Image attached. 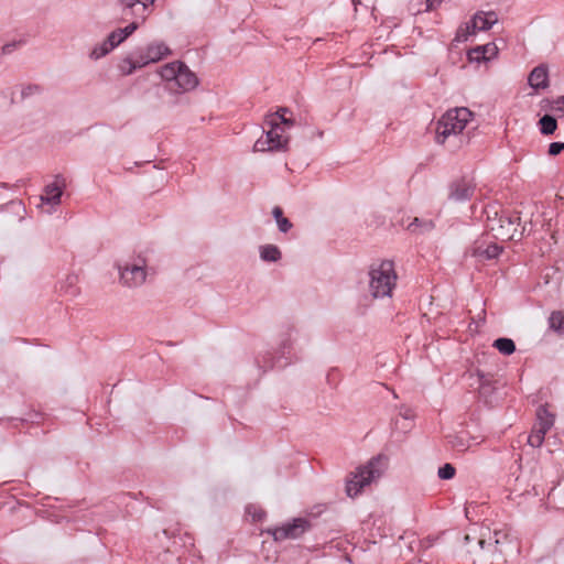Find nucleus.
I'll return each instance as SVG.
<instances>
[{
  "mask_svg": "<svg viewBox=\"0 0 564 564\" xmlns=\"http://www.w3.org/2000/svg\"><path fill=\"white\" fill-rule=\"evenodd\" d=\"M369 293L373 299L391 297L397 285L398 275L390 260H382L369 268Z\"/></svg>",
  "mask_w": 564,
  "mask_h": 564,
  "instance_id": "1",
  "label": "nucleus"
},
{
  "mask_svg": "<svg viewBox=\"0 0 564 564\" xmlns=\"http://www.w3.org/2000/svg\"><path fill=\"white\" fill-rule=\"evenodd\" d=\"M388 467V457L379 454L372 457L366 465L360 466L346 482V492L354 498L360 494L364 487L380 478Z\"/></svg>",
  "mask_w": 564,
  "mask_h": 564,
  "instance_id": "2",
  "label": "nucleus"
},
{
  "mask_svg": "<svg viewBox=\"0 0 564 564\" xmlns=\"http://www.w3.org/2000/svg\"><path fill=\"white\" fill-rule=\"evenodd\" d=\"M473 112L465 107L447 110L437 121L435 141L444 144L451 137L456 138L470 121Z\"/></svg>",
  "mask_w": 564,
  "mask_h": 564,
  "instance_id": "3",
  "label": "nucleus"
},
{
  "mask_svg": "<svg viewBox=\"0 0 564 564\" xmlns=\"http://www.w3.org/2000/svg\"><path fill=\"white\" fill-rule=\"evenodd\" d=\"M485 213L487 215L486 227L494 234L495 238L502 241L514 240L517 236L521 238L522 232L518 234L520 221L518 214L499 213L494 206L486 208Z\"/></svg>",
  "mask_w": 564,
  "mask_h": 564,
  "instance_id": "4",
  "label": "nucleus"
},
{
  "mask_svg": "<svg viewBox=\"0 0 564 564\" xmlns=\"http://www.w3.org/2000/svg\"><path fill=\"white\" fill-rule=\"evenodd\" d=\"M170 54L171 50L165 43H150L144 50L134 51L126 58L124 63L129 64V69L124 70L122 68V73L131 75L135 69L142 68L150 63H156Z\"/></svg>",
  "mask_w": 564,
  "mask_h": 564,
  "instance_id": "5",
  "label": "nucleus"
},
{
  "mask_svg": "<svg viewBox=\"0 0 564 564\" xmlns=\"http://www.w3.org/2000/svg\"><path fill=\"white\" fill-rule=\"evenodd\" d=\"M265 123L270 129L265 133V138L256 141L253 150L265 151H285L288 149L289 137L284 135V128L276 121L275 116H268Z\"/></svg>",
  "mask_w": 564,
  "mask_h": 564,
  "instance_id": "6",
  "label": "nucleus"
},
{
  "mask_svg": "<svg viewBox=\"0 0 564 564\" xmlns=\"http://www.w3.org/2000/svg\"><path fill=\"white\" fill-rule=\"evenodd\" d=\"M312 528L311 522L305 518H295L281 527L268 528L264 532L270 534L274 541L295 540L301 538Z\"/></svg>",
  "mask_w": 564,
  "mask_h": 564,
  "instance_id": "7",
  "label": "nucleus"
},
{
  "mask_svg": "<svg viewBox=\"0 0 564 564\" xmlns=\"http://www.w3.org/2000/svg\"><path fill=\"white\" fill-rule=\"evenodd\" d=\"M120 281L128 288H135L144 283L147 278L145 260L139 259L134 263L118 265Z\"/></svg>",
  "mask_w": 564,
  "mask_h": 564,
  "instance_id": "8",
  "label": "nucleus"
},
{
  "mask_svg": "<svg viewBox=\"0 0 564 564\" xmlns=\"http://www.w3.org/2000/svg\"><path fill=\"white\" fill-rule=\"evenodd\" d=\"M475 189L476 184L471 180L463 177L451 185L449 198L456 202L468 200L474 196Z\"/></svg>",
  "mask_w": 564,
  "mask_h": 564,
  "instance_id": "9",
  "label": "nucleus"
},
{
  "mask_svg": "<svg viewBox=\"0 0 564 564\" xmlns=\"http://www.w3.org/2000/svg\"><path fill=\"white\" fill-rule=\"evenodd\" d=\"M498 18L497 14L492 11L490 12H478L474 15L470 26H466V31H469L471 28V33L475 34L476 31H486L489 30L495 23H497Z\"/></svg>",
  "mask_w": 564,
  "mask_h": 564,
  "instance_id": "10",
  "label": "nucleus"
},
{
  "mask_svg": "<svg viewBox=\"0 0 564 564\" xmlns=\"http://www.w3.org/2000/svg\"><path fill=\"white\" fill-rule=\"evenodd\" d=\"M174 84L180 88L178 91H188L198 85V78L184 63H182V67H180V72L177 73Z\"/></svg>",
  "mask_w": 564,
  "mask_h": 564,
  "instance_id": "11",
  "label": "nucleus"
},
{
  "mask_svg": "<svg viewBox=\"0 0 564 564\" xmlns=\"http://www.w3.org/2000/svg\"><path fill=\"white\" fill-rule=\"evenodd\" d=\"M502 248L495 242L487 243L485 240H479L475 242L473 247V256L486 260L497 258Z\"/></svg>",
  "mask_w": 564,
  "mask_h": 564,
  "instance_id": "12",
  "label": "nucleus"
},
{
  "mask_svg": "<svg viewBox=\"0 0 564 564\" xmlns=\"http://www.w3.org/2000/svg\"><path fill=\"white\" fill-rule=\"evenodd\" d=\"M529 85L533 89H545L549 86V73L545 65L534 67L528 77Z\"/></svg>",
  "mask_w": 564,
  "mask_h": 564,
  "instance_id": "13",
  "label": "nucleus"
},
{
  "mask_svg": "<svg viewBox=\"0 0 564 564\" xmlns=\"http://www.w3.org/2000/svg\"><path fill=\"white\" fill-rule=\"evenodd\" d=\"M62 187L56 183L48 184L44 188V194L41 196L43 203L57 205L61 203Z\"/></svg>",
  "mask_w": 564,
  "mask_h": 564,
  "instance_id": "14",
  "label": "nucleus"
},
{
  "mask_svg": "<svg viewBox=\"0 0 564 564\" xmlns=\"http://www.w3.org/2000/svg\"><path fill=\"white\" fill-rule=\"evenodd\" d=\"M180 67H182V62H172L161 67L159 73L164 80L175 83Z\"/></svg>",
  "mask_w": 564,
  "mask_h": 564,
  "instance_id": "15",
  "label": "nucleus"
},
{
  "mask_svg": "<svg viewBox=\"0 0 564 564\" xmlns=\"http://www.w3.org/2000/svg\"><path fill=\"white\" fill-rule=\"evenodd\" d=\"M434 228V223L430 219H421L415 217L409 225L408 229L414 234L429 232Z\"/></svg>",
  "mask_w": 564,
  "mask_h": 564,
  "instance_id": "16",
  "label": "nucleus"
},
{
  "mask_svg": "<svg viewBox=\"0 0 564 564\" xmlns=\"http://www.w3.org/2000/svg\"><path fill=\"white\" fill-rule=\"evenodd\" d=\"M538 126H539L540 132L543 135H550V134H553L555 132V130L557 129V121L553 116L544 115L543 117L540 118Z\"/></svg>",
  "mask_w": 564,
  "mask_h": 564,
  "instance_id": "17",
  "label": "nucleus"
},
{
  "mask_svg": "<svg viewBox=\"0 0 564 564\" xmlns=\"http://www.w3.org/2000/svg\"><path fill=\"white\" fill-rule=\"evenodd\" d=\"M78 278L77 275L69 274L66 276L65 281L61 283L59 291L65 295H69L72 297L76 296L79 293V289L77 288Z\"/></svg>",
  "mask_w": 564,
  "mask_h": 564,
  "instance_id": "18",
  "label": "nucleus"
},
{
  "mask_svg": "<svg viewBox=\"0 0 564 564\" xmlns=\"http://www.w3.org/2000/svg\"><path fill=\"white\" fill-rule=\"evenodd\" d=\"M260 258L267 262H276L281 259V251L274 245H264L260 247Z\"/></svg>",
  "mask_w": 564,
  "mask_h": 564,
  "instance_id": "19",
  "label": "nucleus"
},
{
  "mask_svg": "<svg viewBox=\"0 0 564 564\" xmlns=\"http://www.w3.org/2000/svg\"><path fill=\"white\" fill-rule=\"evenodd\" d=\"M492 346L502 355L509 356L516 351L514 341L510 338L501 337L494 341Z\"/></svg>",
  "mask_w": 564,
  "mask_h": 564,
  "instance_id": "20",
  "label": "nucleus"
},
{
  "mask_svg": "<svg viewBox=\"0 0 564 564\" xmlns=\"http://www.w3.org/2000/svg\"><path fill=\"white\" fill-rule=\"evenodd\" d=\"M272 215L281 232L285 234L293 227L292 223L286 217L283 216V210L281 207L275 206L272 209Z\"/></svg>",
  "mask_w": 564,
  "mask_h": 564,
  "instance_id": "21",
  "label": "nucleus"
},
{
  "mask_svg": "<svg viewBox=\"0 0 564 564\" xmlns=\"http://www.w3.org/2000/svg\"><path fill=\"white\" fill-rule=\"evenodd\" d=\"M490 44L484 45V46H477L469 51L468 56L471 61H487L490 58V55H485V50H489Z\"/></svg>",
  "mask_w": 564,
  "mask_h": 564,
  "instance_id": "22",
  "label": "nucleus"
},
{
  "mask_svg": "<svg viewBox=\"0 0 564 564\" xmlns=\"http://www.w3.org/2000/svg\"><path fill=\"white\" fill-rule=\"evenodd\" d=\"M118 3L122 7V9L133 10L137 4H141L142 12H145L149 7V0H117Z\"/></svg>",
  "mask_w": 564,
  "mask_h": 564,
  "instance_id": "23",
  "label": "nucleus"
},
{
  "mask_svg": "<svg viewBox=\"0 0 564 564\" xmlns=\"http://www.w3.org/2000/svg\"><path fill=\"white\" fill-rule=\"evenodd\" d=\"M550 324L555 330L564 332V311L552 313Z\"/></svg>",
  "mask_w": 564,
  "mask_h": 564,
  "instance_id": "24",
  "label": "nucleus"
},
{
  "mask_svg": "<svg viewBox=\"0 0 564 564\" xmlns=\"http://www.w3.org/2000/svg\"><path fill=\"white\" fill-rule=\"evenodd\" d=\"M246 512L251 517L253 522H261L265 518V511L254 505H249L246 508Z\"/></svg>",
  "mask_w": 564,
  "mask_h": 564,
  "instance_id": "25",
  "label": "nucleus"
},
{
  "mask_svg": "<svg viewBox=\"0 0 564 564\" xmlns=\"http://www.w3.org/2000/svg\"><path fill=\"white\" fill-rule=\"evenodd\" d=\"M289 108L282 107L280 108L273 116L276 117V121L283 127H293L294 120L286 117V113H289Z\"/></svg>",
  "mask_w": 564,
  "mask_h": 564,
  "instance_id": "26",
  "label": "nucleus"
},
{
  "mask_svg": "<svg viewBox=\"0 0 564 564\" xmlns=\"http://www.w3.org/2000/svg\"><path fill=\"white\" fill-rule=\"evenodd\" d=\"M538 423H544L550 421L551 426L554 424V415L550 413L544 405L539 406L536 411Z\"/></svg>",
  "mask_w": 564,
  "mask_h": 564,
  "instance_id": "27",
  "label": "nucleus"
},
{
  "mask_svg": "<svg viewBox=\"0 0 564 564\" xmlns=\"http://www.w3.org/2000/svg\"><path fill=\"white\" fill-rule=\"evenodd\" d=\"M124 40H126V37H123L121 31L119 29H117L108 35L106 42L110 45V47L115 48L120 43H122Z\"/></svg>",
  "mask_w": 564,
  "mask_h": 564,
  "instance_id": "28",
  "label": "nucleus"
},
{
  "mask_svg": "<svg viewBox=\"0 0 564 564\" xmlns=\"http://www.w3.org/2000/svg\"><path fill=\"white\" fill-rule=\"evenodd\" d=\"M437 475L444 480L452 479L455 476V467L447 463L438 468Z\"/></svg>",
  "mask_w": 564,
  "mask_h": 564,
  "instance_id": "29",
  "label": "nucleus"
},
{
  "mask_svg": "<svg viewBox=\"0 0 564 564\" xmlns=\"http://www.w3.org/2000/svg\"><path fill=\"white\" fill-rule=\"evenodd\" d=\"M111 50H113V48L110 47V45L105 41L100 46L95 47L91 51L90 57L95 58V59H98V58L104 57L105 55H107Z\"/></svg>",
  "mask_w": 564,
  "mask_h": 564,
  "instance_id": "30",
  "label": "nucleus"
},
{
  "mask_svg": "<svg viewBox=\"0 0 564 564\" xmlns=\"http://www.w3.org/2000/svg\"><path fill=\"white\" fill-rule=\"evenodd\" d=\"M551 109L560 117H564V96L557 97L553 100Z\"/></svg>",
  "mask_w": 564,
  "mask_h": 564,
  "instance_id": "31",
  "label": "nucleus"
},
{
  "mask_svg": "<svg viewBox=\"0 0 564 564\" xmlns=\"http://www.w3.org/2000/svg\"><path fill=\"white\" fill-rule=\"evenodd\" d=\"M544 437L536 433L534 430H532L531 434L528 437V443L532 447H540L543 444Z\"/></svg>",
  "mask_w": 564,
  "mask_h": 564,
  "instance_id": "32",
  "label": "nucleus"
},
{
  "mask_svg": "<svg viewBox=\"0 0 564 564\" xmlns=\"http://www.w3.org/2000/svg\"><path fill=\"white\" fill-rule=\"evenodd\" d=\"M140 26V22L133 21L128 24L126 28L119 29L123 35V37L130 36Z\"/></svg>",
  "mask_w": 564,
  "mask_h": 564,
  "instance_id": "33",
  "label": "nucleus"
},
{
  "mask_svg": "<svg viewBox=\"0 0 564 564\" xmlns=\"http://www.w3.org/2000/svg\"><path fill=\"white\" fill-rule=\"evenodd\" d=\"M564 150V143L563 142H552L549 145L547 153L552 156L560 154Z\"/></svg>",
  "mask_w": 564,
  "mask_h": 564,
  "instance_id": "34",
  "label": "nucleus"
},
{
  "mask_svg": "<svg viewBox=\"0 0 564 564\" xmlns=\"http://www.w3.org/2000/svg\"><path fill=\"white\" fill-rule=\"evenodd\" d=\"M22 42L19 41H13V42H10V43H7L4 44L1 48H0V54H11Z\"/></svg>",
  "mask_w": 564,
  "mask_h": 564,
  "instance_id": "35",
  "label": "nucleus"
},
{
  "mask_svg": "<svg viewBox=\"0 0 564 564\" xmlns=\"http://www.w3.org/2000/svg\"><path fill=\"white\" fill-rule=\"evenodd\" d=\"M551 423L550 421L547 422H544V423H536L533 427V430L541 434L543 437L545 436V434L547 433V431L551 429Z\"/></svg>",
  "mask_w": 564,
  "mask_h": 564,
  "instance_id": "36",
  "label": "nucleus"
},
{
  "mask_svg": "<svg viewBox=\"0 0 564 564\" xmlns=\"http://www.w3.org/2000/svg\"><path fill=\"white\" fill-rule=\"evenodd\" d=\"M551 423L550 421L547 422H544V423H536L533 427V430L541 434L543 437L545 436V434L547 433V431L551 429Z\"/></svg>",
  "mask_w": 564,
  "mask_h": 564,
  "instance_id": "37",
  "label": "nucleus"
},
{
  "mask_svg": "<svg viewBox=\"0 0 564 564\" xmlns=\"http://www.w3.org/2000/svg\"><path fill=\"white\" fill-rule=\"evenodd\" d=\"M400 415L405 420H412L414 417V412L412 409L402 406L400 408Z\"/></svg>",
  "mask_w": 564,
  "mask_h": 564,
  "instance_id": "38",
  "label": "nucleus"
},
{
  "mask_svg": "<svg viewBox=\"0 0 564 564\" xmlns=\"http://www.w3.org/2000/svg\"><path fill=\"white\" fill-rule=\"evenodd\" d=\"M40 90L39 86H28L22 89V97L25 98L34 93H37Z\"/></svg>",
  "mask_w": 564,
  "mask_h": 564,
  "instance_id": "39",
  "label": "nucleus"
},
{
  "mask_svg": "<svg viewBox=\"0 0 564 564\" xmlns=\"http://www.w3.org/2000/svg\"><path fill=\"white\" fill-rule=\"evenodd\" d=\"M441 2H442V0H426V7H427V10H433V9H434V8H436Z\"/></svg>",
  "mask_w": 564,
  "mask_h": 564,
  "instance_id": "40",
  "label": "nucleus"
},
{
  "mask_svg": "<svg viewBox=\"0 0 564 564\" xmlns=\"http://www.w3.org/2000/svg\"><path fill=\"white\" fill-rule=\"evenodd\" d=\"M496 53V46L494 45H490V48L489 50H485V55H494Z\"/></svg>",
  "mask_w": 564,
  "mask_h": 564,
  "instance_id": "41",
  "label": "nucleus"
},
{
  "mask_svg": "<svg viewBox=\"0 0 564 564\" xmlns=\"http://www.w3.org/2000/svg\"><path fill=\"white\" fill-rule=\"evenodd\" d=\"M126 62V58L122 61V64L120 65V69L122 70V68H124V70H128L129 69V64L128 63H124Z\"/></svg>",
  "mask_w": 564,
  "mask_h": 564,
  "instance_id": "42",
  "label": "nucleus"
},
{
  "mask_svg": "<svg viewBox=\"0 0 564 564\" xmlns=\"http://www.w3.org/2000/svg\"><path fill=\"white\" fill-rule=\"evenodd\" d=\"M479 378H480V384L485 386V383L487 382V380L485 379V376L484 375H479Z\"/></svg>",
  "mask_w": 564,
  "mask_h": 564,
  "instance_id": "43",
  "label": "nucleus"
},
{
  "mask_svg": "<svg viewBox=\"0 0 564 564\" xmlns=\"http://www.w3.org/2000/svg\"><path fill=\"white\" fill-rule=\"evenodd\" d=\"M352 3L357 6L358 3H360V0H352Z\"/></svg>",
  "mask_w": 564,
  "mask_h": 564,
  "instance_id": "44",
  "label": "nucleus"
},
{
  "mask_svg": "<svg viewBox=\"0 0 564 564\" xmlns=\"http://www.w3.org/2000/svg\"><path fill=\"white\" fill-rule=\"evenodd\" d=\"M145 20V14L141 15V21L143 22Z\"/></svg>",
  "mask_w": 564,
  "mask_h": 564,
  "instance_id": "45",
  "label": "nucleus"
},
{
  "mask_svg": "<svg viewBox=\"0 0 564 564\" xmlns=\"http://www.w3.org/2000/svg\"><path fill=\"white\" fill-rule=\"evenodd\" d=\"M150 6L154 3V0H149Z\"/></svg>",
  "mask_w": 564,
  "mask_h": 564,
  "instance_id": "46",
  "label": "nucleus"
}]
</instances>
